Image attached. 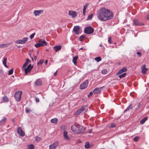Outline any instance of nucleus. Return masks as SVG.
Returning a JSON list of instances; mask_svg holds the SVG:
<instances>
[{"instance_id":"62","label":"nucleus","mask_w":149,"mask_h":149,"mask_svg":"<svg viewBox=\"0 0 149 149\" xmlns=\"http://www.w3.org/2000/svg\"><path fill=\"white\" fill-rule=\"evenodd\" d=\"M38 51L37 52V53L38 54Z\"/></svg>"},{"instance_id":"37","label":"nucleus","mask_w":149,"mask_h":149,"mask_svg":"<svg viewBox=\"0 0 149 149\" xmlns=\"http://www.w3.org/2000/svg\"><path fill=\"white\" fill-rule=\"evenodd\" d=\"M101 73L103 74H105L107 73V71L106 69H103Z\"/></svg>"},{"instance_id":"22","label":"nucleus","mask_w":149,"mask_h":149,"mask_svg":"<svg viewBox=\"0 0 149 149\" xmlns=\"http://www.w3.org/2000/svg\"><path fill=\"white\" fill-rule=\"evenodd\" d=\"M7 58H4L3 61V64L6 68H8V66L6 65Z\"/></svg>"},{"instance_id":"16","label":"nucleus","mask_w":149,"mask_h":149,"mask_svg":"<svg viewBox=\"0 0 149 149\" xmlns=\"http://www.w3.org/2000/svg\"><path fill=\"white\" fill-rule=\"evenodd\" d=\"M11 43H8L7 44H0V48H3L6 47H7L8 46L11 45Z\"/></svg>"},{"instance_id":"35","label":"nucleus","mask_w":149,"mask_h":149,"mask_svg":"<svg viewBox=\"0 0 149 149\" xmlns=\"http://www.w3.org/2000/svg\"><path fill=\"white\" fill-rule=\"evenodd\" d=\"M35 46L36 48H38L40 46H42L41 45V43H40L39 41H38V43L36 44H35Z\"/></svg>"},{"instance_id":"10","label":"nucleus","mask_w":149,"mask_h":149,"mask_svg":"<svg viewBox=\"0 0 149 149\" xmlns=\"http://www.w3.org/2000/svg\"><path fill=\"white\" fill-rule=\"evenodd\" d=\"M68 14L70 16H71L73 18L75 17L77 15V12L73 11H69Z\"/></svg>"},{"instance_id":"11","label":"nucleus","mask_w":149,"mask_h":149,"mask_svg":"<svg viewBox=\"0 0 149 149\" xmlns=\"http://www.w3.org/2000/svg\"><path fill=\"white\" fill-rule=\"evenodd\" d=\"M58 142H56L53 144L50 145L49 146V149H55L58 146Z\"/></svg>"},{"instance_id":"5","label":"nucleus","mask_w":149,"mask_h":149,"mask_svg":"<svg viewBox=\"0 0 149 149\" xmlns=\"http://www.w3.org/2000/svg\"><path fill=\"white\" fill-rule=\"evenodd\" d=\"M28 38L26 37L23 38L22 39L16 40L15 42L17 44H24L28 41Z\"/></svg>"},{"instance_id":"30","label":"nucleus","mask_w":149,"mask_h":149,"mask_svg":"<svg viewBox=\"0 0 149 149\" xmlns=\"http://www.w3.org/2000/svg\"><path fill=\"white\" fill-rule=\"evenodd\" d=\"M132 109V105L131 104H130V105L125 110V111L124 112H125L126 111H128L130 109Z\"/></svg>"},{"instance_id":"2","label":"nucleus","mask_w":149,"mask_h":149,"mask_svg":"<svg viewBox=\"0 0 149 149\" xmlns=\"http://www.w3.org/2000/svg\"><path fill=\"white\" fill-rule=\"evenodd\" d=\"M71 130L74 133H80L84 132L85 130V128L78 124H75L71 127Z\"/></svg>"},{"instance_id":"53","label":"nucleus","mask_w":149,"mask_h":149,"mask_svg":"<svg viewBox=\"0 0 149 149\" xmlns=\"http://www.w3.org/2000/svg\"><path fill=\"white\" fill-rule=\"evenodd\" d=\"M146 19L147 20H149V15H148L146 17Z\"/></svg>"},{"instance_id":"36","label":"nucleus","mask_w":149,"mask_h":149,"mask_svg":"<svg viewBox=\"0 0 149 149\" xmlns=\"http://www.w3.org/2000/svg\"><path fill=\"white\" fill-rule=\"evenodd\" d=\"M93 14H90V15L88 16L87 18L86 19L87 20H89L91 19L93 17Z\"/></svg>"},{"instance_id":"38","label":"nucleus","mask_w":149,"mask_h":149,"mask_svg":"<svg viewBox=\"0 0 149 149\" xmlns=\"http://www.w3.org/2000/svg\"><path fill=\"white\" fill-rule=\"evenodd\" d=\"M85 147L86 148H88L90 147L89 143L88 142H86L85 145Z\"/></svg>"},{"instance_id":"50","label":"nucleus","mask_w":149,"mask_h":149,"mask_svg":"<svg viewBox=\"0 0 149 149\" xmlns=\"http://www.w3.org/2000/svg\"><path fill=\"white\" fill-rule=\"evenodd\" d=\"M137 54H138L139 56L141 57V52H138L136 53Z\"/></svg>"},{"instance_id":"12","label":"nucleus","mask_w":149,"mask_h":149,"mask_svg":"<svg viewBox=\"0 0 149 149\" xmlns=\"http://www.w3.org/2000/svg\"><path fill=\"white\" fill-rule=\"evenodd\" d=\"M73 31L77 34H78L79 33L80 28L78 26H75L73 28Z\"/></svg>"},{"instance_id":"24","label":"nucleus","mask_w":149,"mask_h":149,"mask_svg":"<svg viewBox=\"0 0 149 149\" xmlns=\"http://www.w3.org/2000/svg\"><path fill=\"white\" fill-rule=\"evenodd\" d=\"M6 117H4L3 119L0 121V125H2L4 124L6 122Z\"/></svg>"},{"instance_id":"59","label":"nucleus","mask_w":149,"mask_h":149,"mask_svg":"<svg viewBox=\"0 0 149 149\" xmlns=\"http://www.w3.org/2000/svg\"><path fill=\"white\" fill-rule=\"evenodd\" d=\"M34 60V58H32V61H33Z\"/></svg>"},{"instance_id":"29","label":"nucleus","mask_w":149,"mask_h":149,"mask_svg":"<svg viewBox=\"0 0 149 149\" xmlns=\"http://www.w3.org/2000/svg\"><path fill=\"white\" fill-rule=\"evenodd\" d=\"M27 147L28 149H34V146L33 144L28 145Z\"/></svg>"},{"instance_id":"40","label":"nucleus","mask_w":149,"mask_h":149,"mask_svg":"<svg viewBox=\"0 0 149 149\" xmlns=\"http://www.w3.org/2000/svg\"><path fill=\"white\" fill-rule=\"evenodd\" d=\"M35 138L36 140L38 142L40 141L42 139L41 138L39 137L38 136H36L35 137Z\"/></svg>"},{"instance_id":"47","label":"nucleus","mask_w":149,"mask_h":149,"mask_svg":"<svg viewBox=\"0 0 149 149\" xmlns=\"http://www.w3.org/2000/svg\"><path fill=\"white\" fill-rule=\"evenodd\" d=\"M31 111L29 109H28L26 108L25 109V111L26 113H29Z\"/></svg>"},{"instance_id":"15","label":"nucleus","mask_w":149,"mask_h":149,"mask_svg":"<svg viewBox=\"0 0 149 149\" xmlns=\"http://www.w3.org/2000/svg\"><path fill=\"white\" fill-rule=\"evenodd\" d=\"M64 139L66 140H68L70 139L68 135V132L67 131L64 130L63 133Z\"/></svg>"},{"instance_id":"31","label":"nucleus","mask_w":149,"mask_h":149,"mask_svg":"<svg viewBox=\"0 0 149 149\" xmlns=\"http://www.w3.org/2000/svg\"><path fill=\"white\" fill-rule=\"evenodd\" d=\"M81 109L82 110V112L86 111L87 110V107L86 106H84L81 107Z\"/></svg>"},{"instance_id":"20","label":"nucleus","mask_w":149,"mask_h":149,"mask_svg":"<svg viewBox=\"0 0 149 149\" xmlns=\"http://www.w3.org/2000/svg\"><path fill=\"white\" fill-rule=\"evenodd\" d=\"M31 61L29 60V59H26V62L22 66V68H26V67L27 66V65L28 64V63H31Z\"/></svg>"},{"instance_id":"23","label":"nucleus","mask_w":149,"mask_h":149,"mask_svg":"<svg viewBox=\"0 0 149 149\" xmlns=\"http://www.w3.org/2000/svg\"><path fill=\"white\" fill-rule=\"evenodd\" d=\"M2 100L4 102H8L9 101L8 98L7 96H4L3 97Z\"/></svg>"},{"instance_id":"58","label":"nucleus","mask_w":149,"mask_h":149,"mask_svg":"<svg viewBox=\"0 0 149 149\" xmlns=\"http://www.w3.org/2000/svg\"><path fill=\"white\" fill-rule=\"evenodd\" d=\"M140 107V104H139L138 105V107Z\"/></svg>"},{"instance_id":"54","label":"nucleus","mask_w":149,"mask_h":149,"mask_svg":"<svg viewBox=\"0 0 149 149\" xmlns=\"http://www.w3.org/2000/svg\"><path fill=\"white\" fill-rule=\"evenodd\" d=\"M34 60L35 61H36L37 59L36 56H34Z\"/></svg>"},{"instance_id":"46","label":"nucleus","mask_w":149,"mask_h":149,"mask_svg":"<svg viewBox=\"0 0 149 149\" xmlns=\"http://www.w3.org/2000/svg\"><path fill=\"white\" fill-rule=\"evenodd\" d=\"M139 138L138 137L136 136V137H135L134 138V140L135 141H137L138 140Z\"/></svg>"},{"instance_id":"57","label":"nucleus","mask_w":149,"mask_h":149,"mask_svg":"<svg viewBox=\"0 0 149 149\" xmlns=\"http://www.w3.org/2000/svg\"><path fill=\"white\" fill-rule=\"evenodd\" d=\"M47 62H48V61H47V60H46L45 61V63L46 64H47Z\"/></svg>"},{"instance_id":"7","label":"nucleus","mask_w":149,"mask_h":149,"mask_svg":"<svg viewBox=\"0 0 149 149\" xmlns=\"http://www.w3.org/2000/svg\"><path fill=\"white\" fill-rule=\"evenodd\" d=\"M88 81L86 80L84 81L80 85V88L81 89H83L86 88L88 85Z\"/></svg>"},{"instance_id":"49","label":"nucleus","mask_w":149,"mask_h":149,"mask_svg":"<svg viewBox=\"0 0 149 149\" xmlns=\"http://www.w3.org/2000/svg\"><path fill=\"white\" fill-rule=\"evenodd\" d=\"M35 101L37 102H39V98H38L36 97H35Z\"/></svg>"},{"instance_id":"6","label":"nucleus","mask_w":149,"mask_h":149,"mask_svg":"<svg viewBox=\"0 0 149 149\" xmlns=\"http://www.w3.org/2000/svg\"><path fill=\"white\" fill-rule=\"evenodd\" d=\"M33 66L31 64H29L27 67L26 68L24 69L25 74L26 75L28 73H29L32 68Z\"/></svg>"},{"instance_id":"60","label":"nucleus","mask_w":149,"mask_h":149,"mask_svg":"<svg viewBox=\"0 0 149 149\" xmlns=\"http://www.w3.org/2000/svg\"><path fill=\"white\" fill-rule=\"evenodd\" d=\"M83 49V48H80V49L81 50H82Z\"/></svg>"},{"instance_id":"55","label":"nucleus","mask_w":149,"mask_h":149,"mask_svg":"<svg viewBox=\"0 0 149 149\" xmlns=\"http://www.w3.org/2000/svg\"><path fill=\"white\" fill-rule=\"evenodd\" d=\"M57 72H55L54 73V75L55 76H56V75H57Z\"/></svg>"},{"instance_id":"42","label":"nucleus","mask_w":149,"mask_h":149,"mask_svg":"<svg viewBox=\"0 0 149 149\" xmlns=\"http://www.w3.org/2000/svg\"><path fill=\"white\" fill-rule=\"evenodd\" d=\"M85 38V36H80L79 40H80V41H82Z\"/></svg>"},{"instance_id":"28","label":"nucleus","mask_w":149,"mask_h":149,"mask_svg":"<svg viewBox=\"0 0 149 149\" xmlns=\"http://www.w3.org/2000/svg\"><path fill=\"white\" fill-rule=\"evenodd\" d=\"M147 117H145L143 118L141 121H140V123L141 124H143L145 121L147 120Z\"/></svg>"},{"instance_id":"8","label":"nucleus","mask_w":149,"mask_h":149,"mask_svg":"<svg viewBox=\"0 0 149 149\" xmlns=\"http://www.w3.org/2000/svg\"><path fill=\"white\" fill-rule=\"evenodd\" d=\"M104 87V86H102L100 88H95L93 91V92L95 94H98L100 93L102 89Z\"/></svg>"},{"instance_id":"4","label":"nucleus","mask_w":149,"mask_h":149,"mask_svg":"<svg viewBox=\"0 0 149 149\" xmlns=\"http://www.w3.org/2000/svg\"><path fill=\"white\" fill-rule=\"evenodd\" d=\"M22 94V91H18L14 95V97L17 101L19 102L21 100V95Z\"/></svg>"},{"instance_id":"45","label":"nucleus","mask_w":149,"mask_h":149,"mask_svg":"<svg viewBox=\"0 0 149 149\" xmlns=\"http://www.w3.org/2000/svg\"><path fill=\"white\" fill-rule=\"evenodd\" d=\"M116 124L114 123H112L111 125V126L110 127L111 128H113L115 127Z\"/></svg>"},{"instance_id":"9","label":"nucleus","mask_w":149,"mask_h":149,"mask_svg":"<svg viewBox=\"0 0 149 149\" xmlns=\"http://www.w3.org/2000/svg\"><path fill=\"white\" fill-rule=\"evenodd\" d=\"M17 132L22 136H23L25 135L24 132L22 130L21 128L20 127L17 128Z\"/></svg>"},{"instance_id":"34","label":"nucleus","mask_w":149,"mask_h":149,"mask_svg":"<svg viewBox=\"0 0 149 149\" xmlns=\"http://www.w3.org/2000/svg\"><path fill=\"white\" fill-rule=\"evenodd\" d=\"M126 73L125 72L124 73L120 75L119 76V77L120 78H122L126 76Z\"/></svg>"},{"instance_id":"13","label":"nucleus","mask_w":149,"mask_h":149,"mask_svg":"<svg viewBox=\"0 0 149 149\" xmlns=\"http://www.w3.org/2000/svg\"><path fill=\"white\" fill-rule=\"evenodd\" d=\"M141 73L143 74H146L148 69L146 68V65H144L141 67Z\"/></svg>"},{"instance_id":"61","label":"nucleus","mask_w":149,"mask_h":149,"mask_svg":"<svg viewBox=\"0 0 149 149\" xmlns=\"http://www.w3.org/2000/svg\"><path fill=\"white\" fill-rule=\"evenodd\" d=\"M102 46V44L100 45V46Z\"/></svg>"},{"instance_id":"44","label":"nucleus","mask_w":149,"mask_h":149,"mask_svg":"<svg viewBox=\"0 0 149 149\" xmlns=\"http://www.w3.org/2000/svg\"><path fill=\"white\" fill-rule=\"evenodd\" d=\"M88 6V4H85L84 6L83 10H86V8H87Z\"/></svg>"},{"instance_id":"51","label":"nucleus","mask_w":149,"mask_h":149,"mask_svg":"<svg viewBox=\"0 0 149 149\" xmlns=\"http://www.w3.org/2000/svg\"><path fill=\"white\" fill-rule=\"evenodd\" d=\"M86 12V10H83V14L84 15H85Z\"/></svg>"},{"instance_id":"26","label":"nucleus","mask_w":149,"mask_h":149,"mask_svg":"<svg viewBox=\"0 0 149 149\" xmlns=\"http://www.w3.org/2000/svg\"><path fill=\"white\" fill-rule=\"evenodd\" d=\"M35 84L36 85H39L41 84V81L40 79H38L35 82Z\"/></svg>"},{"instance_id":"48","label":"nucleus","mask_w":149,"mask_h":149,"mask_svg":"<svg viewBox=\"0 0 149 149\" xmlns=\"http://www.w3.org/2000/svg\"><path fill=\"white\" fill-rule=\"evenodd\" d=\"M108 42L109 44H111V37L109 38L108 40Z\"/></svg>"},{"instance_id":"25","label":"nucleus","mask_w":149,"mask_h":149,"mask_svg":"<svg viewBox=\"0 0 149 149\" xmlns=\"http://www.w3.org/2000/svg\"><path fill=\"white\" fill-rule=\"evenodd\" d=\"M78 58V56H76L75 57H73V58L72 59V61L73 63H74V65H76V63H77V61Z\"/></svg>"},{"instance_id":"1","label":"nucleus","mask_w":149,"mask_h":149,"mask_svg":"<svg viewBox=\"0 0 149 149\" xmlns=\"http://www.w3.org/2000/svg\"><path fill=\"white\" fill-rule=\"evenodd\" d=\"M97 16L98 19L100 21H106L111 19L114 15L111 10L104 7H102L97 11Z\"/></svg>"},{"instance_id":"19","label":"nucleus","mask_w":149,"mask_h":149,"mask_svg":"<svg viewBox=\"0 0 149 149\" xmlns=\"http://www.w3.org/2000/svg\"><path fill=\"white\" fill-rule=\"evenodd\" d=\"M39 41L40 43H41L42 46L47 45V42L45 40H42L41 39H40Z\"/></svg>"},{"instance_id":"52","label":"nucleus","mask_w":149,"mask_h":149,"mask_svg":"<svg viewBox=\"0 0 149 149\" xmlns=\"http://www.w3.org/2000/svg\"><path fill=\"white\" fill-rule=\"evenodd\" d=\"M93 92H90L89 93V95H88V96L89 97V95H91L93 94Z\"/></svg>"},{"instance_id":"18","label":"nucleus","mask_w":149,"mask_h":149,"mask_svg":"<svg viewBox=\"0 0 149 149\" xmlns=\"http://www.w3.org/2000/svg\"><path fill=\"white\" fill-rule=\"evenodd\" d=\"M133 23L136 26L143 25V24L139 22L137 19L134 20L133 21Z\"/></svg>"},{"instance_id":"39","label":"nucleus","mask_w":149,"mask_h":149,"mask_svg":"<svg viewBox=\"0 0 149 149\" xmlns=\"http://www.w3.org/2000/svg\"><path fill=\"white\" fill-rule=\"evenodd\" d=\"M14 69L13 68L11 69L9 71L8 75H10L12 74L13 73Z\"/></svg>"},{"instance_id":"56","label":"nucleus","mask_w":149,"mask_h":149,"mask_svg":"<svg viewBox=\"0 0 149 149\" xmlns=\"http://www.w3.org/2000/svg\"><path fill=\"white\" fill-rule=\"evenodd\" d=\"M92 132V130H90L89 131V133H91Z\"/></svg>"},{"instance_id":"3","label":"nucleus","mask_w":149,"mask_h":149,"mask_svg":"<svg viewBox=\"0 0 149 149\" xmlns=\"http://www.w3.org/2000/svg\"><path fill=\"white\" fill-rule=\"evenodd\" d=\"M94 31V29L92 27L88 26L85 28L84 29V32L88 34H92Z\"/></svg>"},{"instance_id":"27","label":"nucleus","mask_w":149,"mask_h":149,"mask_svg":"<svg viewBox=\"0 0 149 149\" xmlns=\"http://www.w3.org/2000/svg\"><path fill=\"white\" fill-rule=\"evenodd\" d=\"M83 112L81 109L80 108V109L78 110L75 113V114L76 115H77L79 114H80L81 113Z\"/></svg>"},{"instance_id":"14","label":"nucleus","mask_w":149,"mask_h":149,"mask_svg":"<svg viewBox=\"0 0 149 149\" xmlns=\"http://www.w3.org/2000/svg\"><path fill=\"white\" fill-rule=\"evenodd\" d=\"M127 70V68L126 67L122 68L121 69H120L116 73V75H118L121 74L123 72L126 71Z\"/></svg>"},{"instance_id":"43","label":"nucleus","mask_w":149,"mask_h":149,"mask_svg":"<svg viewBox=\"0 0 149 149\" xmlns=\"http://www.w3.org/2000/svg\"><path fill=\"white\" fill-rule=\"evenodd\" d=\"M35 33H34L30 35V38L31 39H32L33 38L35 35Z\"/></svg>"},{"instance_id":"41","label":"nucleus","mask_w":149,"mask_h":149,"mask_svg":"<svg viewBox=\"0 0 149 149\" xmlns=\"http://www.w3.org/2000/svg\"><path fill=\"white\" fill-rule=\"evenodd\" d=\"M44 60L43 59H40L39 62L37 64L38 65H41L43 62Z\"/></svg>"},{"instance_id":"21","label":"nucleus","mask_w":149,"mask_h":149,"mask_svg":"<svg viewBox=\"0 0 149 149\" xmlns=\"http://www.w3.org/2000/svg\"><path fill=\"white\" fill-rule=\"evenodd\" d=\"M55 49V52H56L58 50L61 49V45H58L55 46L54 47Z\"/></svg>"},{"instance_id":"33","label":"nucleus","mask_w":149,"mask_h":149,"mask_svg":"<svg viewBox=\"0 0 149 149\" xmlns=\"http://www.w3.org/2000/svg\"><path fill=\"white\" fill-rule=\"evenodd\" d=\"M95 60L97 62H99L102 60L101 58L100 57H96L95 58Z\"/></svg>"},{"instance_id":"32","label":"nucleus","mask_w":149,"mask_h":149,"mask_svg":"<svg viewBox=\"0 0 149 149\" xmlns=\"http://www.w3.org/2000/svg\"><path fill=\"white\" fill-rule=\"evenodd\" d=\"M51 121L52 123H56L57 122V119L56 118L52 119L51 120Z\"/></svg>"},{"instance_id":"17","label":"nucleus","mask_w":149,"mask_h":149,"mask_svg":"<svg viewBox=\"0 0 149 149\" xmlns=\"http://www.w3.org/2000/svg\"><path fill=\"white\" fill-rule=\"evenodd\" d=\"M43 12V11L42 10H36L34 11V14L35 16L39 15L41 13Z\"/></svg>"}]
</instances>
